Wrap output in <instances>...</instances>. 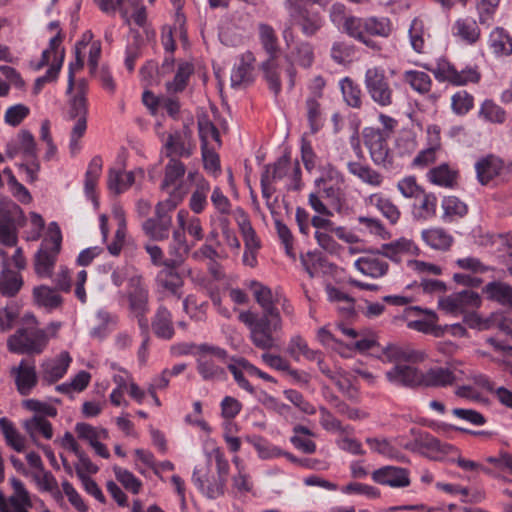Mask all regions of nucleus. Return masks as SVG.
Instances as JSON below:
<instances>
[{"label": "nucleus", "mask_w": 512, "mask_h": 512, "mask_svg": "<svg viewBox=\"0 0 512 512\" xmlns=\"http://www.w3.org/2000/svg\"><path fill=\"white\" fill-rule=\"evenodd\" d=\"M256 303L261 308V313L242 311L239 320L248 327L252 344L261 350L278 348L279 337L283 330V319L277 307V300L272 290L257 281L251 283Z\"/></svg>", "instance_id": "nucleus-1"}, {"label": "nucleus", "mask_w": 512, "mask_h": 512, "mask_svg": "<svg viewBox=\"0 0 512 512\" xmlns=\"http://www.w3.org/2000/svg\"><path fill=\"white\" fill-rule=\"evenodd\" d=\"M92 38L91 32L83 35V40L79 41L75 45V61L70 63L68 72V87L67 92L70 93L75 85V72L83 68L84 61L81 56V51L87 46L88 41Z\"/></svg>", "instance_id": "nucleus-46"}, {"label": "nucleus", "mask_w": 512, "mask_h": 512, "mask_svg": "<svg viewBox=\"0 0 512 512\" xmlns=\"http://www.w3.org/2000/svg\"><path fill=\"white\" fill-rule=\"evenodd\" d=\"M185 173L186 166L176 157H171L164 168V179L161 184V189L167 190L168 188L173 187V191L171 192L168 200L177 201V204L187 193V188H185L182 183Z\"/></svg>", "instance_id": "nucleus-12"}, {"label": "nucleus", "mask_w": 512, "mask_h": 512, "mask_svg": "<svg viewBox=\"0 0 512 512\" xmlns=\"http://www.w3.org/2000/svg\"><path fill=\"white\" fill-rule=\"evenodd\" d=\"M288 9L292 24L297 26L305 37L316 36L324 27L323 15L310 5L291 2Z\"/></svg>", "instance_id": "nucleus-6"}, {"label": "nucleus", "mask_w": 512, "mask_h": 512, "mask_svg": "<svg viewBox=\"0 0 512 512\" xmlns=\"http://www.w3.org/2000/svg\"><path fill=\"white\" fill-rule=\"evenodd\" d=\"M341 90L349 106L354 108L361 106V90L351 79L345 78L341 81Z\"/></svg>", "instance_id": "nucleus-57"}, {"label": "nucleus", "mask_w": 512, "mask_h": 512, "mask_svg": "<svg viewBox=\"0 0 512 512\" xmlns=\"http://www.w3.org/2000/svg\"><path fill=\"white\" fill-rule=\"evenodd\" d=\"M177 224V227L181 229L184 234L187 233L194 239L193 242L201 241L204 238L201 220L198 217L190 216L188 211L183 209L178 211Z\"/></svg>", "instance_id": "nucleus-34"}, {"label": "nucleus", "mask_w": 512, "mask_h": 512, "mask_svg": "<svg viewBox=\"0 0 512 512\" xmlns=\"http://www.w3.org/2000/svg\"><path fill=\"white\" fill-rule=\"evenodd\" d=\"M24 427L31 437H34L36 433H41L46 439H51L53 436L51 423L40 416H34L26 421Z\"/></svg>", "instance_id": "nucleus-53"}, {"label": "nucleus", "mask_w": 512, "mask_h": 512, "mask_svg": "<svg viewBox=\"0 0 512 512\" xmlns=\"http://www.w3.org/2000/svg\"><path fill=\"white\" fill-rule=\"evenodd\" d=\"M166 155L176 158H189L195 149V144L192 141L191 131L183 129L182 131H175L168 134L164 144Z\"/></svg>", "instance_id": "nucleus-17"}, {"label": "nucleus", "mask_w": 512, "mask_h": 512, "mask_svg": "<svg viewBox=\"0 0 512 512\" xmlns=\"http://www.w3.org/2000/svg\"><path fill=\"white\" fill-rule=\"evenodd\" d=\"M33 294L37 304L48 309H54L62 302L60 295L47 286L35 288Z\"/></svg>", "instance_id": "nucleus-48"}, {"label": "nucleus", "mask_w": 512, "mask_h": 512, "mask_svg": "<svg viewBox=\"0 0 512 512\" xmlns=\"http://www.w3.org/2000/svg\"><path fill=\"white\" fill-rule=\"evenodd\" d=\"M116 479L132 493L137 494L142 486L141 481L137 479L130 471L120 467L114 468Z\"/></svg>", "instance_id": "nucleus-61"}, {"label": "nucleus", "mask_w": 512, "mask_h": 512, "mask_svg": "<svg viewBox=\"0 0 512 512\" xmlns=\"http://www.w3.org/2000/svg\"><path fill=\"white\" fill-rule=\"evenodd\" d=\"M452 34L460 41L468 45H473L480 39L481 30L474 18L461 16L454 22Z\"/></svg>", "instance_id": "nucleus-22"}, {"label": "nucleus", "mask_w": 512, "mask_h": 512, "mask_svg": "<svg viewBox=\"0 0 512 512\" xmlns=\"http://www.w3.org/2000/svg\"><path fill=\"white\" fill-rule=\"evenodd\" d=\"M438 199L425 189L413 201L412 215L416 220H429L436 215Z\"/></svg>", "instance_id": "nucleus-25"}, {"label": "nucleus", "mask_w": 512, "mask_h": 512, "mask_svg": "<svg viewBox=\"0 0 512 512\" xmlns=\"http://www.w3.org/2000/svg\"><path fill=\"white\" fill-rule=\"evenodd\" d=\"M57 231L56 235L52 237V245H48L47 240L44 241L41 248L35 255L34 268L36 274L41 278H47L52 275L57 255L61 247V232L57 223H53Z\"/></svg>", "instance_id": "nucleus-10"}, {"label": "nucleus", "mask_w": 512, "mask_h": 512, "mask_svg": "<svg viewBox=\"0 0 512 512\" xmlns=\"http://www.w3.org/2000/svg\"><path fill=\"white\" fill-rule=\"evenodd\" d=\"M364 84L368 94L376 104L381 107H388L393 104V89L383 69L378 67L369 68L365 73Z\"/></svg>", "instance_id": "nucleus-7"}, {"label": "nucleus", "mask_w": 512, "mask_h": 512, "mask_svg": "<svg viewBox=\"0 0 512 512\" xmlns=\"http://www.w3.org/2000/svg\"><path fill=\"white\" fill-rule=\"evenodd\" d=\"M490 47L497 55L512 53V38L503 28H495L489 37Z\"/></svg>", "instance_id": "nucleus-43"}, {"label": "nucleus", "mask_w": 512, "mask_h": 512, "mask_svg": "<svg viewBox=\"0 0 512 512\" xmlns=\"http://www.w3.org/2000/svg\"><path fill=\"white\" fill-rule=\"evenodd\" d=\"M480 115L493 123H502L505 120V111L491 100L483 102Z\"/></svg>", "instance_id": "nucleus-60"}, {"label": "nucleus", "mask_w": 512, "mask_h": 512, "mask_svg": "<svg viewBox=\"0 0 512 512\" xmlns=\"http://www.w3.org/2000/svg\"><path fill=\"white\" fill-rule=\"evenodd\" d=\"M259 37L269 57L276 56L278 52V40L274 29L268 24H259Z\"/></svg>", "instance_id": "nucleus-51"}, {"label": "nucleus", "mask_w": 512, "mask_h": 512, "mask_svg": "<svg viewBox=\"0 0 512 512\" xmlns=\"http://www.w3.org/2000/svg\"><path fill=\"white\" fill-rule=\"evenodd\" d=\"M49 337L45 330L35 324L18 328L7 340L10 352L16 354L37 355L46 348Z\"/></svg>", "instance_id": "nucleus-4"}, {"label": "nucleus", "mask_w": 512, "mask_h": 512, "mask_svg": "<svg viewBox=\"0 0 512 512\" xmlns=\"http://www.w3.org/2000/svg\"><path fill=\"white\" fill-rule=\"evenodd\" d=\"M210 190L209 182L205 178H199L189 200V207L195 214H200L204 211L207 206V197Z\"/></svg>", "instance_id": "nucleus-40"}, {"label": "nucleus", "mask_w": 512, "mask_h": 512, "mask_svg": "<svg viewBox=\"0 0 512 512\" xmlns=\"http://www.w3.org/2000/svg\"><path fill=\"white\" fill-rule=\"evenodd\" d=\"M354 265L362 274L372 278H379L386 275L389 269L387 261L382 257L379 251L360 257L355 261Z\"/></svg>", "instance_id": "nucleus-21"}, {"label": "nucleus", "mask_w": 512, "mask_h": 512, "mask_svg": "<svg viewBox=\"0 0 512 512\" xmlns=\"http://www.w3.org/2000/svg\"><path fill=\"white\" fill-rule=\"evenodd\" d=\"M383 358L393 364L385 373L391 384L407 388L421 386L422 371L414 364L425 359L423 352L410 347L389 346L383 351Z\"/></svg>", "instance_id": "nucleus-2"}, {"label": "nucleus", "mask_w": 512, "mask_h": 512, "mask_svg": "<svg viewBox=\"0 0 512 512\" xmlns=\"http://www.w3.org/2000/svg\"><path fill=\"white\" fill-rule=\"evenodd\" d=\"M197 371L206 381L221 380L225 377L224 369L205 355L197 359Z\"/></svg>", "instance_id": "nucleus-45"}, {"label": "nucleus", "mask_w": 512, "mask_h": 512, "mask_svg": "<svg viewBox=\"0 0 512 512\" xmlns=\"http://www.w3.org/2000/svg\"><path fill=\"white\" fill-rule=\"evenodd\" d=\"M192 481L202 494L210 499H216L224 495V481L211 474L209 463L199 465L194 469Z\"/></svg>", "instance_id": "nucleus-13"}, {"label": "nucleus", "mask_w": 512, "mask_h": 512, "mask_svg": "<svg viewBox=\"0 0 512 512\" xmlns=\"http://www.w3.org/2000/svg\"><path fill=\"white\" fill-rule=\"evenodd\" d=\"M102 170V162L100 157H94L87 169V172L85 174V191L88 195H92L96 184L98 182L100 173Z\"/></svg>", "instance_id": "nucleus-56"}, {"label": "nucleus", "mask_w": 512, "mask_h": 512, "mask_svg": "<svg viewBox=\"0 0 512 512\" xmlns=\"http://www.w3.org/2000/svg\"><path fill=\"white\" fill-rule=\"evenodd\" d=\"M194 242L189 244L186 238V235L183 233L181 229L178 227L172 232V239L168 244V255H169V264L178 267L190 254L191 248L193 247Z\"/></svg>", "instance_id": "nucleus-20"}, {"label": "nucleus", "mask_w": 512, "mask_h": 512, "mask_svg": "<svg viewBox=\"0 0 512 512\" xmlns=\"http://www.w3.org/2000/svg\"><path fill=\"white\" fill-rule=\"evenodd\" d=\"M194 73V66L190 62H180L174 79L166 83V88L169 93L182 92L187 84L190 76Z\"/></svg>", "instance_id": "nucleus-41"}, {"label": "nucleus", "mask_w": 512, "mask_h": 512, "mask_svg": "<svg viewBox=\"0 0 512 512\" xmlns=\"http://www.w3.org/2000/svg\"><path fill=\"white\" fill-rule=\"evenodd\" d=\"M10 374L14 378L17 391L23 395H28L37 384V374L34 363L21 360L18 366L10 369Z\"/></svg>", "instance_id": "nucleus-19"}, {"label": "nucleus", "mask_w": 512, "mask_h": 512, "mask_svg": "<svg viewBox=\"0 0 512 512\" xmlns=\"http://www.w3.org/2000/svg\"><path fill=\"white\" fill-rule=\"evenodd\" d=\"M261 70L264 74V78L269 85V88L275 95H278L281 91L280 81V67L277 62L276 56L269 57L261 65Z\"/></svg>", "instance_id": "nucleus-42"}, {"label": "nucleus", "mask_w": 512, "mask_h": 512, "mask_svg": "<svg viewBox=\"0 0 512 512\" xmlns=\"http://www.w3.org/2000/svg\"><path fill=\"white\" fill-rule=\"evenodd\" d=\"M177 206V201L165 200L159 202L155 208V216L142 223L144 234L153 241L167 240L172 227V217L168 214Z\"/></svg>", "instance_id": "nucleus-5"}, {"label": "nucleus", "mask_w": 512, "mask_h": 512, "mask_svg": "<svg viewBox=\"0 0 512 512\" xmlns=\"http://www.w3.org/2000/svg\"><path fill=\"white\" fill-rule=\"evenodd\" d=\"M343 28L350 37L374 51H380L381 46L372 39V36L387 38L393 30L389 18L375 16L366 18L350 16L343 23Z\"/></svg>", "instance_id": "nucleus-3"}, {"label": "nucleus", "mask_w": 512, "mask_h": 512, "mask_svg": "<svg viewBox=\"0 0 512 512\" xmlns=\"http://www.w3.org/2000/svg\"><path fill=\"white\" fill-rule=\"evenodd\" d=\"M442 208L445 221H452L455 218L463 217L468 210L466 204L455 196L445 197L442 201Z\"/></svg>", "instance_id": "nucleus-47"}, {"label": "nucleus", "mask_w": 512, "mask_h": 512, "mask_svg": "<svg viewBox=\"0 0 512 512\" xmlns=\"http://www.w3.org/2000/svg\"><path fill=\"white\" fill-rule=\"evenodd\" d=\"M451 100L453 111L459 115L466 114L473 107L474 103L473 96L464 90L455 93Z\"/></svg>", "instance_id": "nucleus-59"}, {"label": "nucleus", "mask_w": 512, "mask_h": 512, "mask_svg": "<svg viewBox=\"0 0 512 512\" xmlns=\"http://www.w3.org/2000/svg\"><path fill=\"white\" fill-rule=\"evenodd\" d=\"M372 479L391 488H405L410 485V477L407 469L397 466H384L372 473Z\"/></svg>", "instance_id": "nucleus-18"}, {"label": "nucleus", "mask_w": 512, "mask_h": 512, "mask_svg": "<svg viewBox=\"0 0 512 512\" xmlns=\"http://www.w3.org/2000/svg\"><path fill=\"white\" fill-rule=\"evenodd\" d=\"M404 80L412 89L422 94L427 93L431 88L430 76L422 71H406L404 73Z\"/></svg>", "instance_id": "nucleus-50"}, {"label": "nucleus", "mask_w": 512, "mask_h": 512, "mask_svg": "<svg viewBox=\"0 0 512 512\" xmlns=\"http://www.w3.org/2000/svg\"><path fill=\"white\" fill-rule=\"evenodd\" d=\"M157 281L161 287L169 291L173 295H180V288L182 287V280L178 273L173 271H161L157 276Z\"/></svg>", "instance_id": "nucleus-55"}, {"label": "nucleus", "mask_w": 512, "mask_h": 512, "mask_svg": "<svg viewBox=\"0 0 512 512\" xmlns=\"http://www.w3.org/2000/svg\"><path fill=\"white\" fill-rule=\"evenodd\" d=\"M397 189L405 198L415 199L424 188L420 186L413 176L405 177L397 183Z\"/></svg>", "instance_id": "nucleus-62"}, {"label": "nucleus", "mask_w": 512, "mask_h": 512, "mask_svg": "<svg viewBox=\"0 0 512 512\" xmlns=\"http://www.w3.org/2000/svg\"><path fill=\"white\" fill-rule=\"evenodd\" d=\"M409 40L411 47L414 51L417 53H423L425 48V27L424 22L419 19L415 18L411 22L410 28H409Z\"/></svg>", "instance_id": "nucleus-52"}, {"label": "nucleus", "mask_w": 512, "mask_h": 512, "mask_svg": "<svg viewBox=\"0 0 512 512\" xmlns=\"http://www.w3.org/2000/svg\"><path fill=\"white\" fill-rule=\"evenodd\" d=\"M154 334L161 339L170 340L175 333L171 312L159 306L151 323Z\"/></svg>", "instance_id": "nucleus-30"}, {"label": "nucleus", "mask_w": 512, "mask_h": 512, "mask_svg": "<svg viewBox=\"0 0 512 512\" xmlns=\"http://www.w3.org/2000/svg\"><path fill=\"white\" fill-rule=\"evenodd\" d=\"M418 251L417 246L412 240L399 238L390 243L383 244L379 252L382 257L399 263L405 255H413Z\"/></svg>", "instance_id": "nucleus-27"}, {"label": "nucleus", "mask_w": 512, "mask_h": 512, "mask_svg": "<svg viewBox=\"0 0 512 512\" xmlns=\"http://www.w3.org/2000/svg\"><path fill=\"white\" fill-rule=\"evenodd\" d=\"M483 293L489 300L512 309V286L504 282L493 281L485 285Z\"/></svg>", "instance_id": "nucleus-32"}, {"label": "nucleus", "mask_w": 512, "mask_h": 512, "mask_svg": "<svg viewBox=\"0 0 512 512\" xmlns=\"http://www.w3.org/2000/svg\"><path fill=\"white\" fill-rule=\"evenodd\" d=\"M254 62L255 57L252 52L246 51L240 55L239 62L235 64L231 72L230 80L233 88L251 83Z\"/></svg>", "instance_id": "nucleus-24"}, {"label": "nucleus", "mask_w": 512, "mask_h": 512, "mask_svg": "<svg viewBox=\"0 0 512 512\" xmlns=\"http://www.w3.org/2000/svg\"><path fill=\"white\" fill-rule=\"evenodd\" d=\"M20 211L18 205L10 199L0 197V243L14 246L17 243V232L14 216Z\"/></svg>", "instance_id": "nucleus-14"}, {"label": "nucleus", "mask_w": 512, "mask_h": 512, "mask_svg": "<svg viewBox=\"0 0 512 512\" xmlns=\"http://www.w3.org/2000/svg\"><path fill=\"white\" fill-rule=\"evenodd\" d=\"M183 308L191 319L195 321H204L206 319V312L208 303L206 301L199 302L195 296H188L183 302Z\"/></svg>", "instance_id": "nucleus-54"}, {"label": "nucleus", "mask_w": 512, "mask_h": 512, "mask_svg": "<svg viewBox=\"0 0 512 512\" xmlns=\"http://www.w3.org/2000/svg\"><path fill=\"white\" fill-rule=\"evenodd\" d=\"M366 203L376 207L391 224H396L401 217L400 209L390 198L381 193L369 195L366 199Z\"/></svg>", "instance_id": "nucleus-31"}, {"label": "nucleus", "mask_w": 512, "mask_h": 512, "mask_svg": "<svg viewBox=\"0 0 512 512\" xmlns=\"http://www.w3.org/2000/svg\"><path fill=\"white\" fill-rule=\"evenodd\" d=\"M347 169L352 175L372 187H380L383 183V176L368 165L360 162H348Z\"/></svg>", "instance_id": "nucleus-38"}, {"label": "nucleus", "mask_w": 512, "mask_h": 512, "mask_svg": "<svg viewBox=\"0 0 512 512\" xmlns=\"http://www.w3.org/2000/svg\"><path fill=\"white\" fill-rule=\"evenodd\" d=\"M128 286L129 308L137 317L140 329L146 332L149 327L146 318V313L148 312V290L144 285L142 276L135 275L130 277Z\"/></svg>", "instance_id": "nucleus-8"}, {"label": "nucleus", "mask_w": 512, "mask_h": 512, "mask_svg": "<svg viewBox=\"0 0 512 512\" xmlns=\"http://www.w3.org/2000/svg\"><path fill=\"white\" fill-rule=\"evenodd\" d=\"M23 285L21 275L8 268L6 259L3 261V269L0 275V292L7 297L15 296Z\"/></svg>", "instance_id": "nucleus-35"}, {"label": "nucleus", "mask_w": 512, "mask_h": 512, "mask_svg": "<svg viewBox=\"0 0 512 512\" xmlns=\"http://www.w3.org/2000/svg\"><path fill=\"white\" fill-rule=\"evenodd\" d=\"M72 359L68 352H61L56 358L43 363L42 379L52 384L61 379L67 372Z\"/></svg>", "instance_id": "nucleus-26"}, {"label": "nucleus", "mask_w": 512, "mask_h": 512, "mask_svg": "<svg viewBox=\"0 0 512 512\" xmlns=\"http://www.w3.org/2000/svg\"><path fill=\"white\" fill-rule=\"evenodd\" d=\"M503 168V161L494 155H488L475 164L477 179L482 185L488 184L494 177L498 176Z\"/></svg>", "instance_id": "nucleus-28"}, {"label": "nucleus", "mask_w": 512, "mask_h": 512, "mask_svg": "<svg viewBox=\"0 0 512 512\" xmlns=\"http://www.w3.org/2000/svg\"><path fill=\"white\" fill-rule=\"evenodd\" d=\"M198 129L201 139V145L210 147V140H213L218 147L221 146L220 133L217 127L207 118L198 120Z\"/></svg>", "instance_id": "nucleus-49"}, {"label": "nucleus", "mask_w": 512, "mask_h": 512, "mask_svg": "<svg viewBox=\"0 0 512 512\" xmlns=\"http://www.w3.org/2000/svg\"><path fill=\"white\" fill-rule=\"evenodd\" d=\"M407 318L418 317V319L411 320L407 323L408 328L423 332L431 333L435 328L437 315L431 310H422L418 306H412L405 309Z\"/></svg>", "instance_id": "nucleus-23"}, {"label": "nucleus", "mask_w": 512, "mask_h": 512, "mask_svg": "<svg viewBox=\"0 0 512 512\" xmlns=\"http://www.w3.org/2000/svg\"><path fill=\"white\" fill-rule=\"evenodd\" d=\"M415 449L422 453H444L448 454L455 450L450 444H442L437 438L428 434L420 433L414 440Z\"/></svg>", "instance_id": "nucleus-36"}, {"label": "nucleus", "mask_w": 512, "mask_h": 512, "mask_svg": "<svg viewBox=\"0 0 512 512\" xmlns=\"http://www.w3.org/2000/svg\"><path fill=\"white\" fill-rule=\"evenodd\" d=\"M427 178L435 185L452 188L457 184L458 171L443 163L430 169Z\"/></svg>", "instance_id": "nucleus-33"}, {"label": "nucleus", "mask_w": 512, "mask_h": 512, "mask_svg": "<svg viewBox=\"0 0 512 512\" xmlns=\"http://www.w3.org/2000/svg\"><path fill=\"white\" fill-rule=\"evenodd\" d=\"M371 450L388 458H398L400 452L387 439L367 438Z\"/></svg>", "instance_id": "nucleus-58"}, {"label": "nucleus", "mask_w": 512, "mask_h": 512, "mask_svg": "<svg viewBox=\"0 0 512 512\" xmlns=\"http://www.w3.org/2000/svg\"><path fill=\"white\" fill-rule=\"evenodd\" d=\"M69 119L75 120L70 139V151L75 154L79 150L78 140L84 135L87 127V102L83 95H74L69 102Z\"/></svg>", "instance_id": "nucleus-11"}, {"label": "nucleus", "mask_w": 512, "mask_h": 512, "mask_svg": "<svg viewBox=\"0 0 512 512\" xmlns=\"http://www.w3.org/2000/svg\"><path fill=\"white\" fill-rule=\"evenodd\" d=\"M29 108L24 104L10 106L4 115L5 123L16 127L29 115Z\"/></svg>", "instance_id": "nucleus-63"}, {"label": "nucleus", "mask_w": 512, "mask_h": 512, "mask_svg": "<svg viewBox=\"0 0 512 512\" xmlns=\"http://www.w3.org/2000/svg\"><path fill=\"white\" fill-rule=\"evenodd\" d=\"M439 307L446 313L459 315L465 313L468 308H477L481 304L478 293L472 290H463L442 297L438 301Z\"/></svg>", "instance_id": "nucleus-15"}, {"label": "nucleus", "mask_w": 512, "mask_h": 512, "mask_svg": "<svg viewBox=\"0 0 512 512\" xmlns=\"http://www.w3.org/2000/svg\"><path fill=\"white\" fill-rule=\"evenodd\" d=\"M135 182L132 171L110 169L108 173V188L116 195L126 191Z\"/></svg>", "instance_id": "nucleus-39"}, {"label": "nucleus", "mask_w": 512, "mask_h": 512, "mask_svg": "<svg viewBox=\"0 0 512 512\" xmlns=\"http://www.w3.org/2000/svg\"><path fill=\"white\" fill-rule=\"evenodd\" d=\"M287 59L290 64L286 69V74L288 77V88L291 90L295 85L296 69L294 64H298L303 68L311 67L314 62L313 46L307 41H300L287 56Z\"/></svg>", "instance_id": "nucleus-16"}, {"label": "nucleus", "mask_w": 512, "mask_h": 512, "mask_svg": "<svg viewBox=\"0 0 512 512\" xmlns=\"http://www.w3.org/2000/svg\"><path fill=\"white\" fill-rule=\"evenodd\" d=\"M0 429L9 446L17 452L25 450V438L16 430L10 420L5 417L0 418Z\"/></svg>", "instance_id": "nucleus-44"}, {"label": "nucleus", "mask_w": 512, "mask_h": 512, "mask_svg": "<svg viewBox=\"0 0 512 512\" xmlns=\"http://www.w3.org/2000/svg\"><path fill=\"white\" fill-rule=\"evenodd\" d=\"M421 236L428 246L436 250H448L453 243V237L439 227L425 229Z\"/></svg>", "instance_id": "nucleus-37"}, {"label": "nucleus", "mask_w": 512, "mask_h": 512, "mask_svg": "<svg viewBox=\"0 0 512 512\" xmlns=\"http://www.w3.org/2000/svg\"><path fill=\"white\" fill-rule=\"evenodd\" d=\"M432 71L438 80L448 81L453 85H455L456 81L459 79L457 77L458 71L456 68L445 60L439 61L436 68H434Z\"/></svg>", "instance_id": "nucleus-64"}, {"label": "nucleus", "mask_w": 512, "mask_h": 512, "mask_svg": "<svg viewBox=\"0 0 512 512\" xmlns=\"http://www.w3.org/2000/svg\"><path fill=\"white\" fill-rule=\"evenodd\" d=\"M364 144L369 150L370 157L376 165L387 167L392 163V156L387 140L389 134L380 129L369 127L363 131Z\"/></svg>", "instance_id": "nucleus-9"}, {"label": "nucleus", "mask_w": 512, "mask_h": 512, "mask_svg": "<svg viewBox=\"0 0 512 512\" xmlns=\"http://www.w3.org/2000/svg\"><path fill=\"white\" fill-rule=\"evenodd\" d=\"M456 376L454 373L444 367L430 368L426 372H422L421 386L424 387H446L454 384Z\"/></svg>", "instance_id": "nucleus-29"}]
</instances>
